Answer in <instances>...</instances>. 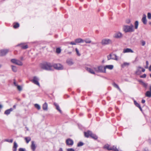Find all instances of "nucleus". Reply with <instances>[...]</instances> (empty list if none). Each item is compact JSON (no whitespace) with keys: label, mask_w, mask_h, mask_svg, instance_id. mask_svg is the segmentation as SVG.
I'll return each instance as SVG.
<instances>
[{"label":"nucleus","mask_w":151,"mask_h":151,"mask_svg":"<svg viewBox=\"0 0 151 151\" xmlns=\"http://www.w3.org/2000/svg\"><path fill=\"white\" fill-rule=\"evenodd\" d=\"M69 97V96L68 95H65L64 96V97L65 99H66Z\"/></svg>","instance_id":"obj_53"},{"label":"nucleus","mask_w":151,"mask_h":151,"mask_svg":"<svg viewBox=\"0 0 151 151\" xmlns=\"http://www.w3.org/2000/svg\"><path fill=\"white\" fill-rule=\"evenodd\" d=\"M140 68H142V67L140 66H139L137 68V70L135 73L136 74L139 75L141 74V71L140 70Z\"/></svg>","instance_id":"obj_14"},{"label":"nucleus","mask_w":151,"mask_h":151,"mask_svg":"<svg viewBox=\"0 0 151 151\" xmlns=\"http://www.w3.org/2000/svg\"><path fill=\"white\" fill-rule=\"evenodd\" d=\"M92 133V132L91 131L88 130L86 132H84V136L88 138L89 137H91Z\"/></svg>","instance_id":"obj_11"},{"label":"nucleus","mask_w":151,"mask_h":151,"mask_svg":"<svg viewBox=\"0 0 151 151\" xmlns=\"http://www.w3.org/2000/svg\"><path fill=\"white\" fill-rule=\"evenodd\" d=\"M134 28L135 29H137L138 28V26L139 25V22L138 21H136L134 23Z\"/></svg>","instance_id":"obj_32"},{"label":"nucleus","mask_w":151,"mask_h":151,"mask_svg":"<svg viewBox=\"0 0 151 151\" xmlns=\"http://www.w3.org/2000/svg\"><path fill=\"white\" fill-rule=\"evenodd\" d=\"M34 106L35 108L37 109L38 110H39L40 109L41 107L40 106L37 104H35Z\"/></svg>","instance_id":"obj_35"},{"label":"nucleus","mask_w":151,"mask_h":151,"mask_svg":"<svg viewBox=\"0 0 151 151\" xmlns=\"http://www.w3.org/2000/svg\"><path fill=\"white\" fill-rule=\"evenodd\" d=\"M48 105L46 102H45L42 105V109L44 110H47Z\"/></svg>","instance_id":"obj_26"},{"label":"nucleus","mask_w":151,"mask_h":151,"mask_svg":"<svg viewBox=\"0 0 151 151\" xmlns=\"http://www.w3.org/2000/svg\"><path fill=\"white\" fill-rule=\"evenodd\" d=\"M91 137L95 140H96L98 138V137L97 135L93 133H92V134L91 135Z\"/></svg>","instance_id":"obj_29"},{"label":"nucleus","mask_w":151,"mask_h":151,"mask_svg":"<svg viewBox=\"0 0 151 151\" xmlns=\"http://www.w3.org/2000/svg\"><path fill=\"white\" fill-rule=\"evenodd\" d=\"M148 142L150 144H151V139H148Z\"/></svg>","instance_id":"obj_59"},{"label":"nucleus","mask_w":151,"mask_h":151,"mask_svg":"<svg viewBox=\"0 0 151 151\" xmlns=\"http://www.w3.org/2000/svg\"><path fill=\"white\" fill-rule=\"evenodd\" d=\"M67 151H75L74 149L73 148H68L67 149Z\"/></svg>","instance_id":"obj_49"},{"label":"nucleus","mask_w":151,"mask_h":151,"mask_svg":"<svg viewBox=\"0 0 151 151\" xmlns=\"http://www.w3.org/2000/svg\"><path fill=\"white\" fill-rule=\"evenodd\" d=\"M129 65V63L127 62H124L121 65V67L122 68H124V67L127 66Z\"/></svg>","instance_id":"obj_33"},{"label":"nucleus","mask_w":151,"mask_h":151,"mask_svg":"<svg viewBox=\"0 0 151 151\" xmlns=\"http://www.w3.org/2000/svg\"><path fill=\"white\" fill-rule=\"evenodd\" d=\"M94 69L97 73H106V71L105 69V66L102 65L98 66L97 68H94Z\"/></svg>","instance_id":"obj_1"},{"label":"nucleus","mask_w":151,"mask_h":151,"mask_svg":"<svg viewBox=\"0 0 151 151\" xmlns=\"http://www.w3.org/2000/svg\"><path fill=\"white\" fill-rule=\"evenodd\" d=\"M140 69H142V71H141V72H145V69L144 68L142 67V68H140Z\"/></svg>","instance_id":"obj_58"},{"label":"nucleus","mask_w":151,"mask_h":151,"mask_svg":"<svg viewBox=\"0 0 151 151\" xmlns=\"http://www.w3.org/2000/svg\"><path fill=\"white\" fill-rule=\"evenodd\" d=\"M146 66L145 67V68L146 69H147L148 68L149 62L148 61H146Z\"/></svg>","instance_id":"obj_46"},{"label":"nucleus","mask_w":151,"mask_h":151,"mask_svg":"<svg viewBox=\"0 0 151 151\" xmlns=\"http://www.w3.org/2000/svg\"><path fill=\"white\" fill-rule=\"evenodd\" d=\"M17 88L19 91H21L22 90V88L21 86L18 85L17 86Z\"/></svg>","instance_id":"obj_41"},{"label":"nucleus","mask_w":151,"mask_h":151,"mask_svg":"<svg viewBox=\"0 0 151 151\" xmlns=\"http://www.w3.org/2000/svg\"><path fill=\"white\" fill-rule=\"evenodd\" d=\"M84 145V143L82 142H79L77 145V146L78 147H80L83 146Z\"/></svg>","instance_id":"obj_36"},{"label":"nucleus","mask_w":151,"mask_h":151,"mask_svg":"<svg viewBox=\"0 0 151 151\" xmlns=\"http://www.w3.org/2000/svg\"><path fill=\"white\" fill-rule=\"evenodd\" d=\"M73 140L70 138L67 139L66 140V143L67 145L72 146L73 145Z\"/></svg>","instance_id":"obj_10"},{"label":"nucleus","mask_w":151,"mask_h":151,"mask_svg":"<svg viewBox=\"0 0 151 151\" xmlns=\"http://www.w3.org/2000/svg\"><path fill=\"white\" fill-rule=\"evenodd\" d=\"M14 80V84L15 86L17 87V85H18L16 83V81H15V80Z\"/></svg>","instance_id":"obj_57"},{"label":"nucleus","mask_w":151,"mask_h":151,"mask_svg":"<svg viewBox=\"0 0 151 151\" xmlns=\"http://www.w3.org/2000/svg\"><path fill=\"white\" fill-rule=\"evenodd\" d=\"M148 68L149 70L150 71H151V65H150Z\"/></svg>","instance_id":"obj_63"},{"label":"nucleus","mask_w":151,"mask_h":151,"mask_svg":"<svg viewBox=\"0 0 151 151\" xmlns=\"http://www.w3.org/2000/svg\"><path fill=\"white\" fill-rule=\"evenodd\" d=\"M9 51V50L6 49L0 50V56H3L5 55Z\"/></svg>","instance_id":"obj_9"},{"label":"nucleus","mask_w":151,"mask_h":151,"mask_svg":"<svg viewBox=\"0 0 151 151\" xmlns=\"http://www.w3.org/2000/svg\"><path fill=\"white\" fill-rule=\"evenodd\" d=\"M11 62L12 63L19 66H22L23 65L21 61L16 59H11Z\"/></svg>","instance_id":"obj_7"},{"label":"nucleus","mask_w":151,"mask_h":151,"mask_svg":"<svg viewBox=\"0 0 151 151\" xmlns=\"http://www.w3.org/2000/svg\"><path fill=\"white\" fill-rule=\"evenodd\" d=\"M145 100L144 99H142V101H141V102L142 103V104H144V103H145Z\"/></svg>","instance_id":"obj_61"},{"label":"nucleus","mask_w":151,"mask_h":151,"mask_svg":"<svg viewBox=\"0 0 151 151\" xmlns=\"http://www.w3.org/2000/svg\"><path fill=\"white\" fill-rule=\"evenodd\" d=\"M141 44L142 46H144L145 44V42L144 40H142L141 41Z\"/></svg>","instance_id":"obj_48"},{"label":"nucleus","mask_w":151,"mask_h":151,"mask_svg":"<svg viewBox=\"0 0 151 151\" xmlns=\"http://www.w3.org/2000/svg\"><path fill=\"white\" fill-rule=\"evenodd\" d=\"M146 76H147V75L146 74H144L142 75H140L139 76V77L140 78H145L146 77Z\"/></svg>","instance_id":"obj_45"},{"label":"nucleus","mask_w":151,"mask_h":151,"mask_svg":"<svg viewBox=\"0 0 151 151\" xmlns=\"http://www.w3.org/2000/svg\"><path fill=\"white\" fill-rule=\"evenodd\" d=\"M70 44L73 45H76L77 44L76 43V41L75 40L74 41H72L70 42Z\"/></svg>","instance_id":"obj_47"},{"label":"nucleus","mask_w":151,"mask_h":151,"mask_svg":"<svg viewBox=\"0 0 151 151\" xmlns=\"http://www.w3.org/2000/svg\"><path fill=\"white\" fill-rule=\"evenodd\" d=\"M123 31L125 33L132 32L134 31V29H132L129 25H125L123 27Z\"/></svg>","instance_id":"obj_3"},{"label":"nucleus","mask_w":151,"mask_h":151,"mask_svg":"<svg viewBox=\"0 0 151 151\" xmlns=\"http://www.w3.org/2000/svg\"><path fill=\"white\" fill-rule=\"evenodd\" d=\"M66 63L70 66H71L74 64V62L71 59H67L66 60Z\"/></svg>","instance_id":"obj_23"},{"label":"nucleus","mask_w":151,"mask_h":151,"mask_svg":"<svg viewBox=\"0 0 151 151\" xmlns=\"http://www.w3.org/2000/svg\"><path fill=\"white\" fill-rule=\"evenodd\" d=\"M97 75L98 76H100V77H101L102 78H104V79H107V78L106 77L104 76H102L99 75Z\"/></svg>","instance_id":"obj_54"},{"label":"nucleus","mask_w":151,"mask_h":151,"mask_svg":"<svg viewBox=\"0 0 151 151\" xmlns=\"http://www.w3.org/2000/svg\"><path fill=\"white\" fill-rule=\"evenodd\" d=\"M110 150H112L114 151H117V149L116 148V147L114 146H113L112 147L110 148Z\"/></svg>","instance_id":"obj_34"},{"label":"nucleus","mask_w":151,"mask_h":151,"mask_svg":"<svg viewBox=\"0 0 151 151\" xmlns=\"http://www.w3.org/2000/svg\"><path fill=\"white\" fill-rule=\"evenodd\" d=\"M110 148L109 147V145L107 144L105 145L103 147L104 149H106L108 150H110Z\"/></svg>","instance_id":"obj_31"},{"label":"nucleus","mask_w":151,"mask_h":151,"mask_svg":"<svg viewBox=\"0 0 151 151\" xmlns=\"http://www.w3.org/2000/svg\"><path fill=\"white\" fill-rule=\"evenodd\" d=\"M86 69L90 73L92 74H95V73L94 71L91 68L86 67Z\"/></svg>","instance_id":"obj_22"},{"label":"nucleus","mask_w":151,"mask_h":151,"mask_svg":"<svg viewBox=\"0 0 151 151\" xmlns=\"http://www.w3.org/2000/svg\"><path fill=\"white\" fill-rule=\"evenodd\" d=\"M84 42L86 43H90L91 42V41L90 40H86V41L84 40Z\"/></svg>","instance_id":"obj_52"},{"label":"nucleus","mask_w":151,"mask_h":151,"mask_svg":"<svg viewBox=\"0 0 151 151\" xmlns=\"http://www.w3.org/2000/svg\"><path fill=\"white\" fill-rule=\"evenodd\" d=\"M149 90H148V91L151 92V85H150L149 86Z\"/></svg>","instance_id":"obj_62"},{"label":"nucleus","mask_w":151,"mask_h":151,"mask_svg":"<svg viewBox=\"0 0 151 151\" xmlns=\"http://www.w3.org/2000/svg\"><path fill=\"white\" fill-rule=\"evenodd\" d=\"M14 80V84L15 86L17 87V85H18L16 83V81H15V80Z\"/></svg>","instance_id":"obj_56"},{"label":"nucleus","mask_w":151,"mask_h":151,"mask_svg":"<svg viewBox=\"0 0 151 151\" xmlns=\"http://www.w3.org/2000/svg\"><path fill=\"white\" fill-rule=\"evenodd\" d=\"M11 67H12V71L14 72H17V67L14 65H11Z\"/></svg>","instance_id":"obj_30"},{"label":"nucleus","mask_w":151,"mask_h":151,"mask_svg":"<svg viewBox=\"0 0 151 151\" xmlns=\"http://www.w3.org/2000/svg\"><path fill=\"white\" fill-rule=\"evenodd\" d=\"M19 151H25V148H20L19 149Z\"/></svg>","instance_id":"obj_50"},{"label":"nucleus","mask_w":151,"mask_h":151,"mask_svg":"<svg viewBox=\"0 0 151 151\" xmlns=\"http://www.w3.org/2000/svg\"><path fill=\"white\" fill-rule=\"evenodd\" d=\"M13 110V108H10L5 111L4 112V114L7 115H8L10 114L11 112Z\"/></svg>","instance_id":"obj_18"},{"label":"nucleus","mask_w":151,"mask_h":151,"mask_svg":"<svg viewBox=\"0 0 151 151\" xmlns=\"http://www.w3.org/2000/svg\"><path fill=\"white\" fill-rule=\"evenodd\" d=\"M5 141L9 142L12 143L13 141V139H5Z\"/></svg>","instance_id":"obj_43"},{"label":"nucleus","mask_w":151,"mask_h":151,"mask_svg":"<svg viewBox=\"0 0 151 151\" xmlns=\"http://www.w3.org/2000/svg\"><path fill=\"white\" fill-rule=\"evenodd\" d=\"M25 139L26 140V143H28L31 140V139L30 137H25Z\"/></svg>","instance_id":"obj_37"},{"label":"nucleus","mask_w":151,"mask_h":151,"mask_svg":"<svg viewBox=\"0 0 151 151\" xmlns=\"http://www.w3.org/2000/svg\"><path fill=\"white\" fill-rule=\"evenodd\" d=\"M31 148L32 150L33 151H34L35 149L36 148V146H35V144L34 141H32V144L31 145Z\"/></svg>","instance_id":"obj_25"},{"label":"nucleus","mask_w":151,"mask_h":151,"mask_svg":"<svg viewBox=\"0 0 151 151\" xmlns=\"http://www.w3.org/2000/svg\"><path fill=\"white\" fill-rule=\"evenodd\" d=\"M122 34L120 32H119L115 33L114 35V37L116 38H120L122 37Z\"/></svg>","instance_id":"obj_13"},{"label":"nucleus","mask_w":151,"mask_h":151,"mask_svg":"<svg viewBox=\"0 0 151 151\" xmlns=\"http://www.w3.org/2000/svg\"><path fill=\"white\" fill-rule=\"evenodd\" d=\"M52 65H51L50 63L47 62L42 64L41 65V68L42 69L47 70H52Z\"/></svg>","instance_id":"obj_2"},{"label":"nucleus","mask_w":151,"mask_h":151,"mask_svg":"<svg viewBox=\"0 0 151 151\" xmlns=\"http://www.w3.org/2000/svg\"><path fill=\"white\" fill-rule=\"evenodd\" d=\"M76 43L77 44L78 43H83L84 42V40L81 38H78L75 40Z\"/></svg>","instance_id":"obj_20"},{"label":"nucleus","mask_w":151,"mask_h":151,"mask_svg":"<svg viewBox=\"0 0 151 151\" xmlns=\"http://www.w3.org/2000/svg\"><path fill=\"white\" fill-rule=\"evenodd\" d=\"M104 66L105 69L106 71V69H108L109 70H111L113 69L114 68V65H104Z\"/></svg>","instance_id":"obj_15"},{"label":"nucleus","mask_w":151,"mask_h":151,"mask_svg":"<svg viewBox=\"0 0 151 151\" xmlns=\"http://www.w3.org/2000/svg\"><path fill=\"white\" fill-rule=\"evenodd\" d=\"M24 43H21L16 45L15 47H19L23 49H26L28 47V45H25Z\"/></svg>","instance_id":"obj_8"},{"label":"nucleus","mask_w":151,"mask_h":151,"mask_svg":"<svg viewBox=\"0 0 151 151\" xmlns=\"http://www.w3.org/2000/svg\"><path fill=\"white\" fill-rule=\"evenodd\" d=\"M147 18L149 19H151V13L148 12L147 14Z\"/></svg>","instance_id":"obj_44"},{"label":"nucleus","mask_w":151,"mask_h":151,"mask_svg":"<svg viewBox=\"0 0 151 151\" xmlns=\"http://www.w3.org/2000/svg\"><path fill=\"white\" fill-rule=\"evenodd\" d=\"M61 49L60 47H57L56 49V52L58 54H59L61 52Z\"/></svg>","instance_id":"obj_39"},{"label":"nucleus","mask_w":151,"mask_h":151,"mask_svg":"<svg viewBox=\"0 0 151 151\" xmlns=\"http://www.w3.org/2000/svg\"><path fill=\"white\" fill-rule=\"evenodd\" d=\"M75 51L76 52L77 55L78 56H80L81 55V54L79 53V51L78 49L77 48H76Z\"/></svg>","instance_id":"obj_42"},{"label":"nucleus","mask_w":151,"mask_h":151,"mask_svg":"<svg viewBox=\"0 0 151 151\" xmlns=\"http://www.w3.org/2000/svg\"><path fill=\"white\" fill-rule=\"evenodd\" d=\"M113 56H114L115 57H110L109 56H108L107 57L108 60H109L110 59L114 60H118L117 56L116 55L113 54Z\"/></svg>","instance_id":"obj_21"},{"label":"nucleus","mask_w":151,"mask_h":151,"mask_svg":"<svg viewBox=\"0 0 151 151\" xmlns=\"http://www.w3.org/2000/svg\"><path fill=\"white\" fill-rule=\"evenodd\" d=\"M39 79L36 76L33 77L32 79L31 80V82L34 84L40 86V84L39 82Z\"/></svg>","instance_id":"obj_4"},{"label":"nucleus","mask_w":151,"mask_h":151,"mask_svg":"<svg viewBox=\"0 0 151 151\" xmlns=\"http://www.w3.org/2000/svg\"><path fill=\"white\" fill-rule=\"evenodd\" d=\"M130 22L131 21L129 19H127L126 21V23L127 24H129Z\"/></svg>","instance_id":"obj_51"},{"label":"nucleus","mask_w":151,"mask_h":151,"mask_svg":"<svg viewBox=\"0 0 151 151\" xmlns=\"http://www.w3.org/2000/svg\"><path fill=\"white\" fill-rule=\"evenodd\" d=\"M137 81L140 84H141L145 88H147L148 86V83L144 82L141 79H138Z\"/></svg>","instance_id":"obj_12"},{"label":"nucleus","mask_w":151,"mask_h":151,"mask_svg":"<svg viewBox=\"0 0 151 151\" xmlns=\"http://www.w3.org/2000/svg\"><path fill=\"white\" fill-rule=\"evenodd\" d=\"M146 17L145 14H144L143 15V17L142 19V21L144 24H146L147 23V20L146 18Z\"/></svg>","instance_id":"obj_17"},{"label":"nucleus","mask_w":151,"mask_h":151,"mask_svg":"<svg viewBox=\"0 0 151 151\" xmlns=\"http://www.w3.org/2000/svg\"><path fill=\"white\" fill-rule=\"evenodd\" d=\"M53 105L55 106L56 109L60 113H62V111L60 109L59 105L56 103L54 102Z\"/></svg>","instance_id":"obj_19"},{"label":"nucleus","mask_w":151,"mask_h":151,"mask_svg":"<svg viewBox=\"0 0 151 151\" xmlns=\"http://www.w3.org/2000/svg\"><path fill=\"white\" fill-rule=\"evenodd\" d=\"M138 108L141 111H142V108L141 107V106H140L139 107H138Z\"/></svg>","instance_id":"obj_64"},{"label":"nucleus","mask_w":151,"mask_h":151,"mask_svg":"<svg viewBox=\"0 0 151 151\" xmlns=\"http://www.w3.org/2000/svg\"><path fill=\"white\" fill-rule=\"evenodd\" d=\"M145 96L150 98L151 97V92L147 91L145 93Z\"/></svg>","instance_id":"obj_28"},{"label":"nucleus","mask_w":151,"mask_h":151,"mask_svg":"<svg viewBox=\"0 0 151 151\" xmlns=\"http://www.w3.org/2000/svg\"><path fill=\"white\" fill-rule=\"evenodd\" d=\"M129 26L130 27H131L132 29H133V25H132V24H131Z\"/></svg>","instance_id":"obj_60"},{"label":"nucleus","mask_w":151,"mask_h":151,"mask_svg":"<svg viewBox=\"0 0 151 151\" xmlns=\"http://www.w3.org/2000/svg\"><path fill=\"white\" fill-rule=\"evenodd\" d=\"M19 26V23L17 22H15L13 23V27L14 28L16 29L18 28Z\"/></svg>","instance_id":"obj_27"},{"label":"nucleus","mask_w":151,"mask_h":151,"mask_svg":"<svg viewBox=\"0 0 151 151\" xmlns=\"http://www.w3.org/2000/svg\"><path fill=\"white\" fill-rule=\"evenodd\" d=\"M123 52L124 53L127 52H134L131 49L129 48H127L126 49H124L123 50Z\"/></svg>","instance_id":"obj_16"},{"label":"nucleus","mask_w":151,"mask_h":151,"mask_svg":"<svg viewBox=\"0 0 151 151\" xmlns=\"http://www.w3.org/2000/svg\"><path fill=\"white\" fill-rule=\"evenodd\" d=\"M112 85H113V86L115 88H118L119 87V86L118 85V84H116V83H115V82H114L113 83H112Z\"/></svg>","instance_id":"obj_40"},{"label":"nucleus","mask_w":151,"mask_h":151,"mask_svg":"<svg viewBox=\"0 0 151 151\" xmlns=\"http://www.w3.org/2000/svg\"><path fill=\"white\" fill-rule=\"evenodd\" d=\"M112 43V41L109 39H104L101 42V44L103 45H105Z\"/></svg>","instance_id":"obj_6"},{"label":"nucleus","mask_w":151,"mask_h":151,"mask_svg":"<svg viewBox=\"0 0 151 151\" xmlns=\"http://www.w3.org/2000/svg\"><path fill=\"white\" fill-rule=\"evenodd\" d=\"M143 151H149V150L147 147H145L143 149Z\"/></svg>","instance_id":"obj_55"},{"label":"nucleus","mask_w":151,"mask_h":151,"mask_svg":"<svg viewBox=\"0 0 151 151\" xmlns=\"http://www.w3.org/2000/svg\"><path fill=\"white\" fill-rule=\"evenodd\" d=\"M18 146L17 143L16 142H14V145L13 147V151H17V148Z\"/></svg>","instance_id":"obj_24"},{"label":"nucleus","mask_w":151,"mask_h":151,"mask_svg":"<svg viewBox=\"0 0 151 151\" xmlns=\"http://www.w3.org/2000/svg\"><path fill=\"white\" fill-rule=\"evenodd\" d=\"M134 104L137 107H139L140 106V104L138 103L137 102V101L135 100H134Z\"/></svg>","instance_id":"obj_38"},{"label":"nucleus","mask_w":151,"mask_h":151,"mask_svg":"<svg viewBox=\"0 0 151 151\" xmlns=\"http://www.w3.org/2000/svg\"><path fill=\"white\" fill-rule=\"evenodd\" d=\"M53 67L55 69L58 70H62L63 69V66L60 63H55L52 65Z\"/></svg>","instance_id":"obj_5"}]
</instances>
